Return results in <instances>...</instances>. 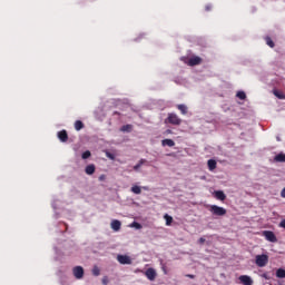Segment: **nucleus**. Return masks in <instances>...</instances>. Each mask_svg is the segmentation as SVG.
<instances>
[{
	"label": "nucleus",
	"mask_w": 285,
	"mask_h": 285,
	"mask_svg": "<svg viewBox=\"0 0 285 285\" xmlns=\"http://www.w3.org/2000/svg\"><path fill=\"white\" fill-rule=\"evenodd\" d=\"M140 188H142V190H150V188L148 186H142Z\"/></svg>",
	"instance_id": "37"
},
{
	"label": "nucleus",
	"mask_w": 285,
	"mask_h": 285,
	"mask_svg": "<svg viewBox=\"0 0 285 285\" xmlns=\"http://www.w3.org/2000/svg\"><path fill=\"white\" fill-rule=\"evenodd\" d=\"M117 261L119 262V264H122V265H126V264L130 265V264H132V259L128 255H118L117 256Z\"/></svg>",
	"instance_id": "7"
},
{
	"label": "nucleus",
	"mask_w": 285,
	"mask_h": 285,
	"mask_svg": "<svg viewBox=\"0 0 285 285\" xmlns=\"http://www.w3.org/2000/svg\"><path fill=\"white\" fill-rule=\"evenodd\" d=\"M268 264V255L262 254L256 256V266L264 268Z\"/></svg>",
	"instance_id": "3"
},
{
	"label": "nucleus",
	"mask_w": 285,
	"mask_h": 285,
	"mask_svg": "<svg viewBox=\"0 0 285 285\" xmlns=\"http://www.w3.org/2000/svg\"><path fill=\"white\" fill-rule=\"evenodd\" d=\"M58 139H60V141H62V142L68 141V131H66V130L59 131Z\"/></svg>",
	"instance_id": "11"
},
{
	"label": "nucleus",
	"mask_w": 285,
	"mask_h": 285,
	"mask_svg": "<svg viewBox=\"0 0 285 285\" xmlns=\"http://www.w3.org/2000/svg\"><path fill=\"white\" fill-rule=\"evenodd\" d=\"M186 277H189L190 279H195V275H193V274H188V275H186Z\"/></svg>",
	"instance_id": "36"
},
{
	"label": "nucleus",
	"mask_w": 285,
	"mask_h": 285,
	"mask_svg": "<svg viewBox=\"0 0 285 285\" xmlns=\"http://www.w3.org/2000/svg\"><path fill=\"white\" fill-rule=\"evenodd\" d=\"M187 63L188 66H199L202 63V58L199 56H193Z\"/></svg>",
	"instance_id": "9"
},
{
	"label": "nucleus",
	"mask_w": 285,
	"mask_h": 285,
	"mask_svg": "<svg viewBox=\"0 0 285 285\" xmlns=\"http://www.w3.org/2000/svg\"><path fill=\"white\" fill-rule=\"evenodd\" d=\"M236 97H237L238 99H242V100L244 101V99H246V92H244V91H238V92L236 94Z\"/></svg>",
	"instance_id": "26"
},
{
	"label": "nucleus",
	"mask_w": 285,
	"mask_h": 285,
	"mask_svg": "<svg viewBox=\"0 0 285 285\" xmlns=\"http://www.w3.org/2000/svg\"><path fill=\"white\" fill-rule=\"evenodd\" d=\"M131 226H132L134 228H137L138 230L141 229V224H139V223H137V222H134V223L131 224Z\"/></svg>",
	"instance_id": "28"
},
{
	"label": "nucleus",
	"mask_w": 285,
	"mask_h": 285,
	"mask_svg": "<svg viewBox=\"0 0 285 285\" xmlns=\"http://www.w3.org/2000/svg\"><path fill=\"white\" fill-rule=\"evenodd\" d=\"M166 121L167 124H171V126L181 125V118H179V116H177L176 114H168Z\"/></svg>",
	"instance_id": "2"
},
{
	"label": "nucleus",
	"mask_w": 285,
	"mask_h": 285,
	"mask_svg": "<svg viewBox=\"0 0 285 285\" xmlns=\"http://www.w3.org/2000/svg\"><path fill=\"white\" fill-rule=\"evenodd\" d=\"M263 236L267 242H272V244H275L277 242V236H275V233L272 230H264Z\"/></svg>",
	"instance_id": "4"
},
{
	"label": "nucleus",
	"mask_w": 285,
	"mask_h": 285,
	"mask_svg": "<svg viewBox=\"0 0 285 285\" xmlns=\"http://www.w3.org/2000/svg\"><path fill=\"white\" fill-rule=\"evenodd\" d=\"M75 129H76V130H81V129H83V122H82L81 120H77V121L75 122Z\"/></svg>",
	"instance_id": "22"
},
{
	"label": "nucleus",
	"mask_w": 285,
	"mask_h": 285,
	"mask_svg": "<svg viewBox=\"0 0 285 285\" xmlns=\"http://www.w3.org/2000/svg\"><path fill=\"white\" fill-rule=\"evenodd\" d=\"M72 274L76 279H83V267L81 266L73 267Z\"/></svg>",
	"instance_id": "5"
},
{
	"label": "nucleus",
	"mask_w": 285,
	"mask_h": 285,
	"mask_svg": "<svg viewBox=\"0 0 285 285\" xmlns=\"http://www.w3.org/2000/svg\"><path fill=\"white\" fill-rule=\"evenodd\" d=\"M102 284H104V285H108V276H105V277L102 278Z\"/></svg>",
	"instance_id": "31"
},
{
	"label": "nucleus",
	"mask_w": 285,
	"mask_h": 285,
	"mask_svg": "<svg viewBox=\"0 0 285 285\" xmlns=\"http://www.w3.org/2000/svg\"><path fill=\"white\" fill-rule=\"evenodd\" d=\"M265 40L269 48H275V42H273V39H271V37H267Z\"/></svg>",
	"instance_id": "25"
},
{
	"label": "nucleus",
	"mask_w": 285,
	"mask_h": 285,
	"mask_svg": "<svg viewBox=\"0 0 285 285\" xmlns=\"http://www.w3.org/2000/svg\"><path fill=\"white\" fill-rule=\"evenodd\" d=\"M276 277H278V279H284L285 278V269L284 268H278L276 271Z\"/></svg>",
	"instance_id": "17"
},
{
	"label": "nucleus",
	"mask_w": 285,
	"mask_h": 285,
	"mask_svg": "<svg viewBox=\"0 0 285 285\" xmlns=\"http://www.w3.org/2000/svg\"><path fill=\"white\" fill-rule=\"evenodd\" d=\"M164 219L166 220V226H170L173 224V216L165 214Z\"/></svg>",
	"instance_id": "20"
},
{
	"label": "nucleus",
	"mask_w": 285,
	"mask_h": 285,
	"mask_svg": "<svg viewBox=\"0 0 285 285\" xmlns=\"http://www.w3.org/2000/svg\"><path fill=\"white\" fill-rule=\"evenodd\" d=\"M132 130V125H124L121 127L122 132H130Z\"/></svg>",
	"instance_id": "23"
},
{
	"label": "nucleus",
	"mask_w": 285,
	"mask_h": 285,
	"mask_svg": "<svg viewBox=\"0 0 285 285\" xmlns=\"http://www.w3.org/2000/svg\"><path fill=\"white\" fill-rule=\"evenodd\" d=\"M106 156L108 157V159H115V155H112L111 153H106Z\"/></svg>",
	"instance_id": "29"
},
{
	"label": "nucleus",
	"mask_w": 285,
	"mask_h": 285,
	"mask_svg": "<svg viewBox=\"0 0 285 285\" xmlns=\"http://www.w3.org/2000/svg\"><path fill=\"white\" fill-rule=\"evenodd\" d=\"M92 275H95V277H99V275H101V269H99V267L95 266L92 268Z\"/></svg>",
	"instance_id": "24"
},
{
	"label": "nucleus",
	"mask_w": 285,
	"mask_h": 285,
	"mask_svg": "<svg viewBox=\"0 0 285 285\" xmlns=\"http://www.w3.org/2000/svg\"><path fill=\"white\" fill-rule=\"evenodd\" d=\"M279 227H281V228H285V219L281 220Z\"/></svg>",
	"instance_id": "32"
},
{
	"label": "nucleus",
	"mask_w": 285,
	"mask_h": 285,
	"mask_svg": "<svg viewBox=\"0 0 285 285\" xmlns=\"http://www.w3.org/2000/svg\"><path fill=\"white\" fill-rule=\"evenodd\" d=\"M110 226L115 230V233H119V230H121V222L118 219H114Z\"/></svg>",
	"instance_id": "10"
},
{
	"label": "nucleus",
	"mask_w": 285,
	"mask_h": 285,
	"mask_svg": "<svg viewBox=\"0 0 285 285\" xmlns=\"http://www.w3.org/2000/svg\"><path fill=\"white\" fill-rule=\"evenodd\" d=\"M145 275H146L147 279H149V282H155V279L157 278V272L153 267L148 268L145 272Z\"/></svg>",
	"instance_id": "6"
},
{
	"label": "nucleus",
	"mask_w": 285,
	"mask_h": 285,
	"mask_svg": "<svg viewBox=\"0 0 285 285\" xmlns=\"http://www.w3.org/2000/svg\"><path fill=\"white\" fill-rule=\"evenodd\" d=\"M144 164H146V159L142 158L137 165L134 166V170H139Z\"/></svg>",
	"instance_id": "21"
},
{
	"label": "nucleus",
	"mask_w": 285,
	"mask_h": 285,
	"mask_svg": "<svg viewBox=\"0 0 285 285\" xmlns=\"http://www.w3.org/2000/svg\"><path fill=\"white\" fill-rule=\"evenodd\" d=\"M238 279L243 285H253V278H250L248 275H240Z\"/></svg>",
	"instance_id": "8"
},
{
	"label": "nucleus",
	"mask_w": 285,
	"mask_h": 285,
	"mask_svg": "<svg viewBox=\"0 0 285 285\" xmlns=\"http://www.w3.org/2000/svg\"><path fill=\"white\" fill-rule=\"evenodd\" d=\"M91 153H90V150H86L85 153H82V155H81V157H82V159H89V157H91Z\"/></svg>",
	"instance_id": "27"
},
{
	"label": "nucleus",
	"mask_w": 285,
	"mask_h": 285,
	"mask_svg": "<svg viewBox=\"0 0 285 285\" xmlns=\"http://www.w3.org/2000/svg\"><path fill=\"white\" fill-rule=\"evenodd\" d=\"M212 8H213V7H212L210 4H207V6L205 7V10L208 12V11H210Z\"/></svg>",
	"instance_id": "35"
},
{
	"label": "nucleus",
	"mask_w": 285,
	"mask_h": 285,
	"mask_svg": "<svg viewBox=\"0 0 285 285\" xmlns=\"http://www.w3.org/2000/svg\"><path fill=\"white\" fill-rule=\"evenodd\" d=\"M161 146H168L169 148H173V146H175V140H173V139H164L161 141Z\"/></svg>",
	"instance_id": "16"
},
{
	"label": "nucleus",
	"mask_w": 285,
	"mask_h": 285,
	"mask_svg": "<svg viewBox=\"0 0 285 285\" xmlns=\"http://www.w3.org/2000/svg\"><path fill=\"white\" fill-rule=\"evenodd\" d=\"M209 212L212 213V215H215L216 217H224V215H226V208L219 207L217 205H212L209 207Z\"/></svg>",
	"instance_id": "1"
},
{
	"label": "nucleus",
	"mask_w": 285,
	"mask_h": 285,
	"mask_svg": "<svg viewBox=\"0 0 285 285\" xmlns=\"http://www.w3.org/2000/svg\"><path fill=\"white\" fill-rule=\"evenodd\" d=\"M198 242H199V244H205L206 243V238L200 237Z\"/></svg>",
	"instance_id": "34"
},
{
	"label": "nucleus",
	"mask_w": 285,
	"mask_h": 285,
	"mask_svg": "<svg viewBox=\"0 0 285 285\" xmlns=\"http://www.w3.org/2000/svg\"><path fill=\"white\" fill-rule=\"evenodd\" d=\"M163 271H164V273L166 275L167 272H166V267L164 265H163Z\"/></svg>",
	"instance_id": "38"
},
{
	"label": "nucleus",
	"mask_w": 285,
	"mask_h": 285,
	"mask_svg": "<svg viewBox=\"0 0 285 285\" xmlns=\"http://www.w3.org/2000/svg\"><path fill=\"white\" fill-rule=\"evenodd\" d=\"M98 179H99V181H106V175H104V174L100 175Z\"/></svg>",
	"instance_id": "30"
},
{
	"label": "nucleus",
	"mask_w": 285,
	"mask_h": 285,
	"mask_svg": "<svg viewBox=\"0 0 285 285\" xmlns=\"http://www.w3.org/2000/svg\"><path fill=\"white\" fill-rule=\"evenodd\" d=\"M178 110H180L181 115H188V107L186 105H177Z\"/></svg>",
	"instance_id": "18"
},
{
	"label": "nucleus",
	"mask_w": 285,
	"mask_h": 285,
	"mask_svg": "<svg viewBox=\"0 0 285 285\" xmlns=\"http://www.w3.org/2000/svg\"><path fill=\"white\" fill-rule=\"evenodd\" d=\"M276 97H278V99H282V96L277 95V92H275Z\"/></svg>",
	"instance_id": "39"
},
{
	"label": "nucleus",
	"mask_w": 285,
	"mask_h": 285,
	"mask_svg": "<svg viewBox=\"0 0 285 285\" xmlns=\"http://www.w3.org/2000/svg\"><path fill=\"white\" fill-rule=\"evenodd\" d=\"M214 195H215L216 199H219V202L226 200V194H224L223 190H216L214 193Z\"/></svg>",
	"instance_id": "12"
},
{
	"label": "nucleus",
	"mask_w": 285,
	"mask_h": 285,
	"mask_svg": "<svg viewBox=\"0 0 285 285\" xmlns=\"http://www.w3.org/2000/svg\"><path fill=\"white\" fill-rule=\"evenodd\" d=\"M131 193H134V195H141V187L137 185L132 186Z\"/></svg>",
	"instance_id": "19"
},
{
	"label": "nucleus",
	"mask_w": 285,
	"mask_h": 285,
	"mask_svg": "<svg viewBox=\"0 0 285 285\" xmlns=\"http://www.w3.org/2000/svg\"><path fill=\"white\" fill-rule=\"evenodd\" d=\"M95 170H97V167H95L94 164L88 165V166L85 168L86 175H95Z\"/></svg>",
	"instance_id": "13"
},
{
	"label": "nucleus",
	"mask_w": 285,
	"mask_h": 285,
	"mask_svg": "<svg viewBox=\"0 0 285 285\" xmlns=\"http://www.w3.org/2000/svg\"><path fill=\"white\" fill-rule=\"evenodd\" d=\"M281 197H283V199H285V187L281 191Z\"/></svg>",
	"instance_id": "33"
},
{
	"label": "nucleus",
	"mask_w": 285,
	"mask_h": 285,
	"mask_svg": "<svg viewBox=\"0 0 285 285\" xmlns=\"http://www.w3.org/2000/svg\"><path fill=\"white\" fill-rule=\"evenodd\" d=\"M207 166H208L209 170H215V168H217V160H215V159H209V160L207 161Z\"/></svg>",
	"instance_id": "15"
},
{
	"label": "nucleus",
	"mask_w": 285,
	"mask_h": 285,
	"mask_svg": "<svg viewBox=\"0 0 285 285\" xmlns=\"http://www.w3.org/2000/svg\"><path fill=\"white\" fill-rule=\"evenodd\" d=\"M274 161H277L278 164H284L285 163V154H278L275 156Z\"/></svg>",
	"instance_id": "14"
}]
</instances>
